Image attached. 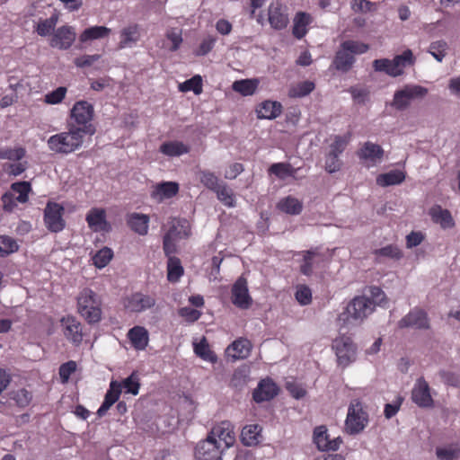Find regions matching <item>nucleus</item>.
<instances>
[{
	"label": "nucleus",
	"mask_w": 460,
	"mask_h": 460,
	"mask_svg": "<svg viewBox=\"0 0 460 460\" xmlns=\"http://www.w3.org/2000/svg\"><path fill=\"white\" fill-rule=\"evenodd\" d=\"M94 117V108L87 101L75 102L70 110L68 126L74 128L84 135L93 136L96 132V128L93 124Z\"/></svg>",
	"instance_id": "1"
},
{
	"label": "nucleus",
	"mask_w": 460,
	"mask_h": 460,
	"mask_svg": "<svg viewBox=\"0 0 460 460\" xmlns=\"http://www.w3.org/2000/svg\"><path fill=\"white\" fill-rule=\"evenodd\" d=\"M85 135L68 126V130L55 134L47 141L48 147L56 154L67 155L79 149L84 143Z\"/></svg>",
	"instance_id": "2"
},
{
	"label": "nucleus",
	"mask_w": 460,
	"mask_h": 460,
	"mask_svg": "<svg viewBox=\"0 0 460 460\" xmlns=\"http://www.w3.org/2000/svg\"><path fill=\"white\" fill-rule=\"evenodd\" d=\"M77 311L90 324L102 320V300L92 289L84 288L77 296Z\"/></svg>",
	"instance_id": "3"
},
{
	"label": "nucleus",
	"mask_w": 460,
	"mask_h": 460,
	"mask_svg": "<svg viewBox=\"0 0 460 460\" xmlns=\"http://www.w3.org/2000/svg\"><path fill=\"white\" fill-rule=\"evenodd\" d=\"M368 424V414L359 402H351L345 420V431L349 435L362 432Z\"/></svg>",
	"instance_id": "4"
},
{
	"label": "nucleus",
	"mask_w": 460,
	"mask_h": 460,
	"mask_svg": "<svg viewBox=\"0 0 460 460\" xmlns=\"http://www.w3.org/2000/svg\"><path fill=\"white\" fill-rule=\"evenodd\" d=\"M375 310V305L370 298L364 296L354 297L347 305L346 311L342 314L346 315L344 321L362 322Z\"/></svg>",
	"instance_id": "5"
},
{
	"label": "nucleus",
	"mask_w": 460,
	"mask_h": 460,
	"mask_svg": "<svg viewBox=\"0 0 460 460\" xmlns=\"http://www.w3.org/2000/svg\"><path fill=\"white\" fill-rule=\"evenodd\" d=\"M65 208L62 205L49 201L44 209L43 220L47 229L52 233H59L66 227L63 218Z\"/></svg>",
	"instance_id": "6"
},
{
	"label": "nucleus",
	"mask_w": 460,
	"mask_h": 460,
	"mask_svg": "<svg viewBox=\"0 0 460 460\" xmlns=\"http://www.w3.org/2000/svg\"><path fill=\"white\" fill-rule=\"evenodd\" d=\"M333 348L337 356L338 364L342 367H348L356 360L357 347L349 337L341 336L335 339Z\"/></svg>",
	"instance_id": "7"
},
{
	"label": "nucleus",
	"mask_w": 460,
	"mask_h": 460,
	"mask_svg": "<svg viewBox=\"0 0 460 460\" xmlns=\"http://www.w3.org/2000/svg\"><path fill=\"white\" fill-rule=\"evenodd\" d=\"M313 441L317 449L323 452L337 451L343 442L341 437L330 438L328 429L325 425H320L314 429Z\"/></svg>",
	"instance_id": "8"
},
{
	"label": "nucleus",
	"mask_w": 460,
	"mask_h": 460,
	"mask_svg": "<svg viewBox=\"0 0 460 460\" xmlns=\"http://www.w3.org/2000/svg\"><path fill=\"white\" fill-rule=\"evenodd\" d=\"M268 21L276 31L286 29L289 23L288 7L280 1L272 2L268 7Z\"/></svg>",
	"instance_id": "9"
},
{
	"label": "nucleus",
	"mask_w": 460,
	"mask_h": 460,
	"mask_svg": "<svg viewBox=\"0 0 460 460\" xmlns=\"http://www.w3.org/2000/svg\"><path fill=\"white\" fill-rule=\"evenodd\" d=\"M154 296L135 292L124 299V307L131 313H141L155 305Z\"/></svg>",
	"instance_id": "10"
},
{
	"label": "nucleus",
	"mask_w": 460,
	"mask_h": 460,
	"mask_svg": "<svg viewBox=\"0 0 460 460\" xmlns=\"http://www.w3.org/2000/svg\"><path fill=\"white\" fill-rule=\"evenodd\" d=\"M221 445L213 437H208L207 439L200 441L195 449L196 460H221L223 452Z\"/></svg>",
	"instance_id": "11"
},
{
	"label": "nucleus",
	"mask_w": 460,
	"mask_h": 460,
	"mask_svg": "<svg viewBox=\"0 0 460 460\" xmlns=\"http://www.w3.org/2000/svg\"><path fill=\"white\" fill-rule=\"evenodd\" d=\"M411 400L420 408L433 407L434 400L430 393V387L423 376L416 380L411 390Z\"/></svg>",
	"instance_id": "12"
},
{
	"label": "nucleus",
	"mask_w": 460,
	"mask_h": 460,
	"mask_svg": "<svg viewBox=\"0 0 460 460\" xmlns=\"http://www.w3.org/2000/svg\"><path fill=\"white\" fill-rule=\"evenodd\" d=\"M398 327L400 329L411 327L419 330H428L430 327L429 319L424 310L415 307L398 322Z\"/></svg>",
	"instance_id": "13"
},
{
	"label": "nucleus",
	"mask_w": 460,
	"mask_h": 460,
	"mask_svg": "<svg viewBox=\"0 0 460 460\" xmlns=\"http://www.w3.org/2000/svg\"><path fill=\"white\" fill-rule=\"evenodd\" d=\"M232 303L240 309H248L252 299L249 295L248 284L246 279L240 277L232 287Z\"/></svg>",
	"instance_id": "14"
},
{
	"label": "nucleus",
	"mask_w": 460,
	"mask_h": 460,
	"mask_svg": "<svg viewBox=\"0 0 460 460\" xmlns=\"http://www.w3.org/2000/svg\"><path fill=\"white\" fill-rule=\"evenodd\" d=\"M208 437L215 438L223 449L230 447L235 441L234 429L229 421H222L213 427Z\"/></svg>",
	"instance_id": "15"
},
{
	"label": "nucleus",
	"mask_w": 460,
	"mask_h": 460,
	"mask_svg": "<svg viewBox=\"0 0 460 460\" xmlns=\"http://www.w3.org/2000/svg\"><path fill=\"white\" fill-rule=\"evenodd\" d=\"M65 337L73 344L79 345L83 341L82 323L74 316L67 315L61 319Z\"/></svg>",
	"instance_id": "16"
},
{
	"label": "nucleus",
	"mask_w": 460,
	"mask_h": 460,
	"mask_svg": "<svg viewBox=\"0 0 460 460\" xmlns=\"http://www.w3.org/2000/svg\"><path fill=\"white\" fill-rule=\"evenodd\" d=\"M357 155L361 161L367 163V166H374L382 160L384 149L377 144L367 141L357 151Z\"/></svg>",
	"instance_id": "17"
},
{
	"label": "nucleus",
	"mask_w": 460,
	"mask_h": 460,
	"mask_svg": "<svg viewBox=\"0 0 460 460\" xmlns=\"http://www.w3.org/2000/svg\"><path fill=\"white\" fill-rule=\"evenodd\" d=\"M278 393V385L270 378H265L259 382L252 393V398L256 402H267L273 399Z\"/></svg>",
	"instance_id": "18"
},
{
	"label": "nucleus",
	"mask_w": 460,
	"mask_h": 460,
	"mask_svg": "<svg viewBox=\"0 0 460 460\" xmlns=\"http://www.w3.org/2000/svg\"><path fill=\"white\" fill-rule=\"evenodd\" d=\"M75 40V32L69 26L59 27L50 40V46L59 49H69Z\"/></svg>",
	"instance_id": "19"
},
{
	"label": "nucleus",
	"mask_w": 460,
	"mask_h": 460,
	"mask_svg": "<svg viewBox=\"0 0 460 460\" xmlns=\"http://www.w3.org/2000/svg\"><path fill=\"white\" fill-rule=\"evenodd\" d=\"M191 234L190 226L188 220L184 218H172L170 226L164 234V237L175 240L186 239Z\"/></svg>",
	"instance_id": "20"
},
{
	"label": "nucleus",
	"mask_w": 460,
	"mask_h": 460,
	"mask_svg": "<svg viewBox=\"0 0 460 460\" xmlns=\"http://www.w3.org/2000/svg\"><path fill=\"white\" fill-rule=\"evenodd\" d=\"M313 22L314 18L309 13L297 12L293 18V36L297 40L303 39L307 34L309 26Z\"/></svg>",
	"instance_id": "21"
},
{
	"label": "nucleus",
	"mask_w": 460,
	"mask_h": 460,
	"mask_svg": "<svg viewBox=\"0 0 460 460\" xmlns=\"http://www.w3.org/2000/svg\"><path fill=\"white\" fill-rule=\"evenodd\" d=\"M141 37L140 27L137 23L129 24L121 29L119 32V49L132 48L139 41Z\"/></svg>",
	"instance_id": "22"
},
{
	"label": "nucleus",
	"mask_w": 460,
	"mask_h": 460,
	"mask_svg": "<svg viewBox=\"0 0 460 460\" xmlns=\"http://www.w3.org/2000/svg\"><path fill=\"white\" fill-rule=\"evenodd\" d=\"M179 192V184L174 181H164L155 186L151 192V198L156 202H163L164 199H172Z\"/></svg>",
	"instance_id": "23"
},
{
	"label": "nucleus",
	"mask_w": 460,
	"mask_h": 460,
	"mask_svg": "<svg viewBox=\"0 0 460 460\" xmlns=\"http://www.w3.org/2000/svg\"><path fill=\"white\" fill-rule=\"evenodd\" d=\"M429 215L435 224H438L443 229L453 228L456 225L451 212L443 208L439 205H435L429 208Z\"/></svg>",
	"instance_id": "24"
},
{
	"label": "nucleus",
	"mask_w": 460,
	"mask_h": 460,
	"mask_svg": "<svg viewBox=\"0 0 460 460\" xmlns=\"http://www.w3.org/2000/svg\"><path fill=\"white\" fill-rule=\"evenodd\" d=\"M282 105L277 101H264L256 108L257 118L260 119H273L282 113Z\"/></svg>",
	"instance_id": "25"
},
{
	"label": "nucleus",
	"mask_w": 460,
	"mask_h": 460,
	"mask_svg": "<svg viewBox=\"0 0 460 460\" xmlns=\"http://www.w3.org/2000/svg\"><path fill=\"white\" fill-rule=\"evenodd\" d=\"M392 61L393 68L390 69L389 75L396 77L403 73V69L410 65H413L415 58L411 49L404 50L401 55L395 56Z\"/></svg>",
	"instance_id": "26"
},
{
	"label": "nucleus",
	"mask_w": 460,
	"mask_h": 460,
	"mask_svg": "<svg viewBox=\"0 0 460 460\" xmlns=\"http://www.w3.org/2000/svg\"><path fill=\"white\" fill-rule=\"evenodd\" d=\"M121 394V385L117 381H111L110 387L104 396V401L97 411V414L102 417L109 409L119 400Z\"/></svg>",
	"instance_id": "27"
},
{
	"label": "nucleus",
	"mask_w": 460,
	"mask_h": 460,
	"mask_svg": "<svg viewBox=\"0 0 460 460\" xmlns=\"http://www.w3.org/2000/svg\"><path fill=\"white\" fill-rule=\"evenodd\" d=\"M128 339L134 349L143 350L148 345L149 334L145 327L137 325L128 331Z\"/></svg>",
	"instance_id": "28"
},
{
	"label": "nucleus",
	"mask_w": 460,
	"mask_h": 460,
	"mask_svg": "<svg viewBox=\"0 0 460 460\" xmlns=\"http://www.w3.org/2000/svg\"><path fill=\"white\" fill-rule=\"evenodd\" d=\"M128 227L139 235H146L148 233L149 217L140 213H131L127 217Z\"/></svg>",
	"instance_id": "29"
},
{
	"label": "nucleus",
	"mask_w": 460,
	"mask_h": 460,
	"mask_svg": "<svg viewBox=\"0 0 460 460\" xmlns=\"http://www.w3.org/2000/svg\"><path fill=\"white\" fill-rule=\"evenodd\" d=\"M355 63V58L341 46L336 52L332 64L338 71L346 73L349 71Z\"/></svg>",
	"instance_id": "30"
},
{
	"label": "nucleus",
	"mask_w": 460,
	"mask_h": 460,
	"mask_svg": "<svg viewBox=\"0 0 460 460\" xmlns=\"http://www.w3.org/2000/svg\"><path fill=\"white\" fill-rule=\"evenodd\" d=\"M252 349V342L248 339L240 338L227 348V351L229 354L231 350L234 351L232 356L235 359H243L250 356Z\"/></svg>",
	"instance_id": "31"
},
{
	"label": "nucleus",
	"mask_w": 460,
	"mask_h": 460,
	"mask_svg": "<svg viewBox=\"0 0 460 460\" xmlns=\"http://www.w3.org/2000/svg\"><path fill=\"white\" fill-rule=\"evenodd\" d=\"M86 222L93 231H101L107 225L105 210L102 208H92L86 215Z\"/></svg>",
	"instance_id": "32"
},
{
	"label": "nucleus",
	"mask_w": 460,
	"mask_h": 460,
	"mask_svg": "<svg viewBox=\"0 0 460 460\" xmlns=\"http://www.w3.org/2000/svg\"><path fill=\"white\" fill-rule=\"evenodd\" d=\"M159 151L167 156H180L190 152V147L181 141H167L163 143Z\"/></svg>",
	"instance_id": "33"
},
{
	"label": "nucleus",
	"mask_w": 460,
	"mask_h": 460,
	"mask_svg": "<svg viewBox=\"0 0 460 460\" xmlns=\"http://www.w3.org/2000/svg\"><path fill=\"white\" fill-rule=\"evenodd\" d=\"M261 427L258 424L246 425L243 428L241 438L244 445L253 446L260 442Z\"/></svg>",
	"instance_id": "34"
},
{
	"label": "nucleus",
	"mask_w": 460,
	"mask_h": 460,
	"mask_svg": "<svg viewBox=\"0 0 460 460\" xmlns=\"http://www.w3.org/2000/svg\"><path fill=\"white\" fill-rule=\"evenodd\" d=\"M405 179L403 172L399 170L390 171L386 173H381L376 177V184L382 187L396 185L402 183Z\"/></svg>",
	"instance_id": "35"
},
{
	"label": "nucleus",
	"mask_w": 460,
	"mask_h": 460,
	"mask_svg": "<svg viewBox=\"0 0 460 460\" xmlns=\"http://www.w3.org/2000/svg\"><path fill=\"white\" fill-rule=\"evenodd\" d=\"M278 208L289 215H299L302 212L303 204L296 198L288 196L278 203Z\"/></svg>",
	"instance_id": "36"
},
{
	"label": "nucleus",
	"mask_w": 460,
	"mask_h": 460,
	"mask_svg": "<svg viewBox=\"0 0 460 460\" xmlns=\"http://www.w3.org/2000/svg\"><path fill=\"white\" fill-rule=\"evenodd\" d=\"M184 273V269L178 257H170L167 261V279L171 283H176Z\"/></svg>",
	"instance_id": "37"
},
{
	"label": "nucleus",
	"mask_w": 460,
	"mask_h": 460,
	"mask_svg": "<svg viewBox=\"0 0 460 460\" xmlns=\"http://www.w3.org/2000/svg\"><path fill=\"white\" fill-rule=\"evenodd\" d=\"M111 30L105 26H93L85 29L80 35V41L86 42L89 40L103 39L108 37Z\"/></svg>",
	"instance_id": "38"
},
{
	"label": "nucleus",
	"mask_w": 460,
	"mask_h": 460,
	"mask_svg": "<svg viewBox=\"0 0 460 460\" xmlns=\"http://www.w3.org/2000/svg\"><path fill=\"white\" fill-rule=\"evenodd\" d=\"M296 172L297 169L288 163H275L269 168V172L280 180H285L287 177H295Z\"/></svg>",
	"instance_id": "39"
},
{
	"label": "nucleus",
	"mask_w": 460,
	"mask_h": 460,
	"mask_svg": "<svg viewBox=\"0 0 460 460\" xmlns=\"http://www.w3.org/2000/svg\"><path fill=\"white\" fill-rule=\"evenodd\" d=\"M194 352L203 360L215 363L217 360L216 353L211 350L205 337L199 343L194 344Z\"/></svg>",
	"instance_id": "40"
},
{
	"label": "nucleus",
	"mask_w": 460,
	"mask_h": 460,
	"mask_svg": "<svg viewBox=\"0 0 460 460\" xmlns=\"http://www.w3.org/2000/svg\"><path fill=\"white\" fill-rule=\"evenodd\" d=\"M232 87L234 92L243 96H250L255 93L258 87V81L256 79L238 80L233 84Z\"/></svg>",
	"instance_id": "41"
},
{
	"label": "nucleus",
	"mask_w": 460,
	"mask_h": 460,
	"mask_svg": "<svg viewBox=\"0 0 460 460\" xmlns=\"http://www.w3.org/2000/svg\"><path fill=\"white\" fill-rule=\"evenodd\" d=\"M10 188L12 191L18 193L17 202L26 203L29 200V194L32 190L31 182L26 181L13 182Z\"/></svg>",
	"instance_id": "42"
},
{
	"label": "nucleus",
	"mask_w": 460,
	"mask_h": 460,
	"mask_svg": "<svg viewBox=\"0 0 460 460\" xmlns=\"http://www.w3.org/2000/svg\"><path fill=\"white\" fill-rule=\"evenodd\" d=\"M179 90L182 93L193 92L197 95L200 94L203 91L202 77L199 75L192 76L180 84Z\"/></svg>",
	"instance_id": "43"
},
{
	"label": "nucleus",
	"mask_w": 460,
	"mask_h": 460,
	"mask_svg": "<svg viewBox=\"0 0 460 460\" xmlns=\"http://www.w3.org/2000/svg\"><path fill=\"white\" fill-rule=\"evenodd\" d=\"M314 88L315 85L313 82L303 81L289 89L288 96L290 98H302L311 93Z\"/></svg>",
	"instance_id": "44"
},
{
	"label": "nucleus",
	"mask_w": 460,
	"mask_h": 460,
	"mask_svg": "<svg viewBox=\"0 0 460 460\" xmlns=\"http://www.w3.org/2000/svg\"><path fill=\"white\" fill-rule=\"evenodd\" d=\"M436 456L439 460H457L460 457V444L449 445L447 447H437Z\"/></svg>",
	"instance_id": "45"
},
{
	"label": "nucleus",
	"mask_w": 460,
	"mask_h": 460,
	"mask_svg": "<svg viewBox=\"0 0 460 460\" xmlns=\"http://www.w3.org/2000/svg\"><path fill=\"white\" fill-rule=\"evenodd\" d=\"M19 250L16 240L9 235H0V256L6 257Z\"/></svg>",
	"instance_id": "46"
},
{
	"label": "nucleus",
	"mask_w": 460,
	"mask_h": 460,
	"mask_svg": "<svg viewBox=\"0 0 460 460\" xmlns=\"http://www.w3.org/2000/svg\"><path fill=\"white\" fill-rule=\"evenodd\" d=\"M377 258L378 257H385L389 259H393L395 261H399L402 258L403 253L402 250L395 244H388L380 249H376L373 252Z\"/></svg>",
	"instance_id": "47"
},
{
	"label": "nucleus",
	"mask_w": 460,
	"mask_h": 460,
	"mask_svg": "<svg viewBox=\"0 0 460 460\" xmlns=\"http://www.w3.org/2000/svg\"><path fill=\"white\" fill-rule=\"evenodd\" d=\"M10 398L15 402V404L18 407L25 408L31 403L32 400V394L27 389L21 388L16 391H13L10 394Z\"/></svg>",
	"instance_id": "48"
},
{
	"label": "nucleus",
	"mask_w": 460,
	"mask_h": 460,
	"mask_svg": "<svg viewBox=\"0 0 460 460\" xmlns=\"http://www.w3.org/2000/svg\"><path fill=\"white\" fill-rule=\"evenodd\" d=\"M217 199L226 206L232 208L234 207L235 199L234 195L230 188L226 184H220L215 190Z\"/></svg>",
	"instance_id": "49"
},
{
	"label": "nucleus",
	"mask_w": 460,
	"mask_h": 460,
	"mask_svg": "<svg viewBox=\"0 0 460 460\" xmlns=\"http://www.w3.org/2000/svg\"><path fill=\"white\" fill-rule=\"evenodd\" d=\"M121 389L124 388L125 392L128 394H131L133 395H137L139 392L140 383L139 377L137 372H132L129 376L125 378L121 383Z\"/></svg>",
	"instance_id": "50"
},
{
	"label": "nucleus",
	"mask_w": 460,
	"mask_h": 460,
	"mask_svg": "<svg viewBox=\"0 0 460 460\" xmlns=\"http://www.w3.org/2000/svg\"><path fill=\"white\" fill-rule=\"evenodd\" d=\"M351 139V133L348 132L344 136H335L333 142L330 146V152L340 155L346 148Z\"/></svg>",
	"instance_id": "51"
},
{
	"label": "nucleus",
	"mask_w": 460,
	"mask_h": 460,
	"mask_svg": "<svg viewBox=\"0 0 460 460\" xmlns=\"http://www.w3.org/2000/svg\"><path fill=\"white\" fill-rule=\"evenodd\" d=\"M112 257V250L108 247H103L93 257V262L97 268L102 269L109 264Z\"/></svg>",
	"instance_id": "52"
},
{
	"label": "nucleus",
	"mask_w": 460,
	"mask_h": 460,
	"mask_svg": "<svg viewBox=\"0 0 460 460\" xmlns=\"http://www.w3.org/2000/svg\"><path fill=\"white\" fill-rule=\"evenodd\" d=\"M26 154V150L22 147H4L0 149V159H6L11 161H20Z\"/></svg>",
	"instance_id": "53"
},
{
	"label": "nucleus",
	"mask_w": 460,
	"mask_h": 460,
	"mask_svg": "<svg viewBox=\"0 0 460 460\" xmlns=\"http://www.w3.org/2000/svg\"><path fill=\"white\" fill-rule=\"evenodd\" d=\"M447 43L445 40H437L430 43L429 53H430L437 61L441 62L447 55Z\"/></svg>",
	"instance_id": "54"
},
{
	"label": "nucleus",
	"mask_w": 460,
	"mask_h": 460,
	"mask_svg": "<svg viewBox=\"0 0 460 460\" xmlns=\"http://www.w3.org/2000/svg\"><path fill=\"white\" fill-rule=\"evenodd\" d=\"M341 45L343 49L351 53L353 57L355 55L364 54L369 49L367 44L352 40H345Z\"/></svg>",
	"instance_id": "55"
},
{
	"label": "nucleus",
	"mask_w": 460,
	"mask_h": 460,
	"mask_svg": "<svg viewBox=\"0 0 460 460\" xmlns=\"http://www.w3.org/2000/svg\"><path fill=\"white\" fill-rule=\"evenodd\" d=\"M67 89L65 86H59L54 91L45 94L44 102L48 104H58L65 99Z\"/></svg>",
	"instance_id": "56"
},
{
	"label": "nucleus",
	"mask_w": 460,
	"mask_h": 460,
	"mask_svg": "<svg viewBox=\"0 0 460 460\" xmlns=\"http://www.w3.org/2000/svg\"><path fill=\"white\" fill-rule=\"evenodd\" d=\"M57 22L58 18L55 16L40 21L36 28L37 33L42 37L48 36L52 31H54Z\"/></svg>",
	"instance_id": "57"
},
{
	"label": "nucleus",
	"mask_w": 460,
	"mask_h": 460,
	"mask_svg": "<svg viewBox=\"0 0 460 460\" xmlns=\"http://www.w3.org/2000/svg\"><path fill=\"white\" fill-rule=\"evenodd\" d=\"M320 256L316 251H306L304 254V262L300 266V271L306 276H310L313 273L314 263L313 261L315 257Z\"/></svg>",
	"instance_id": "58"
},
{
	"label": "nucleus",
	"mask_w": 460,
	"mask_h": 460,
	"mask_svg": "<svg viewBox=\"0 0 460 460\" xmlns=\"http://www.w3.org/2000/svg\"><path fill=\"white\" fill-rule=\"evenodd\" d=\"M249 380V376L245 368H237L233 373L230 380V385L235 388H241L244 386Z\"/></svg>",
	"instance_id": "59"
},
{
	"label": "nucleus",
	"mask_w": 460,
	"mask_h": 460,
	"mask_svg": "<svg viewBox=\"0 0 460 460\" xmlns=\"http://www.w3.org/2000/svg\"><path fill=\"white\" fill-rule=\"evenodd\" d=\"M217 41V38L212 35H208L205 37L198 49L194 51V54L198 57L206 56L214 48Z\"/></svg>",
	"instance_id": "60"
},
{
	"label": "nucleus",
	"mask_w": 460,
	"mask_h": 460,
	"mask_svg": "<svg viewBox=\"0 0 460 460\" xmlns=\"http://www.w3.org/2000/svg\"><path fill=\"white\" fill-rule=\"evenodd\" d=\"M199 179L204 186L213 191L220 185L218 178L209 171H200Z\"/></svg>",
	"instance_id": "61"
},
{
	"label": "nucleus",
	"mask_w": 460,
	"mask_h": 460,
	"mask_svg": "<svg viewBox=\"0 0 460 460\" xmlns=\"http://www.w3.org/2000/svg\"><path fill=\"white\" fill-rule=\"evenodd\" d=\"M295 297L302 305H307L312 302V291L306 285H300L296 288Z\"/></svg>",
	"instance_id": "62"
},
{
	"label": "nucleus",
	"mask_w": 460,
	"mask_h": 460,
	"mask_svg": "<svg viewBox=\"0 0 460 460\" xmlns=\"http://www.w3.org/2000/svg\"><path fill=\"white\" fill-rule=\"evenodd\" d=\"M76 370V363L69 360L59 367L58 374L63 384H66L73 373Z\"/></svg>",
	"instance_id": "63"
},
{
	"label": "nucleus",
	"mask_w": 460,
	"mask_h": 460,
	"mask_svg": "<svg viewBox=\"0 0 460 460\" xmlns=\"http://www.w3.org/2000/svg\"><path fill=\"white\" fill-rule=\"evenodd\" d=\"M403 397L401 395L396 396L392 403H386L384 409V414L386 419H391L399 411L402 402Z\"/></svg>",
	"instance_id": "64"
}]
</instances>
